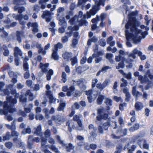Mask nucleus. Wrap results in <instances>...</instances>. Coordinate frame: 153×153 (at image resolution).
<instances>
[{"instance_id": "f257e3e1", "label": "nucleus", "mask_w": 153, "mask_h": 153, "mask_svg": "<svg viewBox=\"0 0 153 153\" xmlns=\"http://www.w3.org/2000/svg\"><path fill=\"white\" fill-rule=\"evenodd\" d=\"M131 30L133 32H134V33L131 36V38L134 43L135 44L140 42L142 37L144 39L146 36L148 34V32L147 31L142 32V30L138 29L136 27H132Z\"/></svg>"}, {"instance_id": "f03ea898", "label": "nucleus", "mask_w": 153, "mask_h": 153, "mask_svg": "<svg viewBox=\"0 0 153 153\" xmlns=\"http://www.w3.org/2000/svg\"><path fill=\"white\" fill-rule=\"evenodd\" d=\"M137 11H133L128 15V18L129 21L126 24L125 27L126 30H125V33L126 34L129 33V32L128 30L129 29L130 27H131V28L132 27H134V26H132V23H135L137 22L136 19L135 17V16L137 15ZM131 30V29H130ZM131 31L133 32L131 30ZM134 32H133L134 33Z\"/></svg>"}, {"instance_id": "7ed1b4c3", "label": "nucleus", "mask_w": 153, "mask_h": 153, "mask_svg": "<svg viewBox=\"0 0 153 153\" xmlns=\"http://www.w3.org/2000/svg\"><path fill=\"white\" fill-rule=\"evenodd\" d=\"M3 106V109L0 110L1 114L7 115L8 112L12 113L16 111V108H13L11 105H8V102L4 101V102L0 100V106Z\"/></svg>"}, {"instance_id": "20e7f679", "label": "nucleus", "mask_w": 153, "mask_h": 153, "mask_svg": "<svg viewBox=\"0 0 153 153\" xmlns=\"http://www.w3.org/2000/svg\"><path fill=\"white\" fill-rule=\"evenodd\" d=\"M106 111L104 108H100L97 110L98 115L96 118L99 121L102 120H107L108 118L109 115L108 114L105 113Z\"/></svg>"}, {"instance_id": "39448f33", "label": "nucleus", "mask_w": 153, "mask_h": 153, "mask_svg": "<svg viewBox=\"0 0 153 153\" xmlns=\"http://www.w3.org/2000/svg\"><path fill=\"white\" fill-rule=\"evenodd\" d=\"M137 54L140 57L142 60H144L146 59V56L144 55H143L142 52L139 51L137 48L134 49L132 52L128 55V57H132L133 59H135L136 58V55Z\"/></svg>"}, {"instance_id": "423d86ee", "label": "nucleus", "mask_w": 153, "mask_h": 153, "mask_svg": "<svg viewBox=\"0 0 153 153\" xmlns=\"http://www.w3.org/2000/svg\"><path fill=\"white\" fill-rule=\"evenodd\" d=\"M75 90V88L74 86H71L69 88H68L67 86H64L62 88L63 91L67 92L66 95L68 97L71 96Z\"/></svg>"}, {"instance_id": "0eeeda50", "label": "nucleus", "mask_w": 153, "mask_h": 153, "mask_svg": "<svg viewBox=\"0 0 153 153\" xmlns=\"http://www.w3.org/2000/svg\"><path fill=\"white\" fill-rule=\"evenodd\" d=\"M27 25L28 28H30V26L33 27L32 30L33 33H36L39 31L38 25L36 22L31 23V22H29L27 24Z\"/></svg>"}, {"instance_id": "6e6552de", "label": "nucleus", "mask_w": 153, "mask_h": 153, "mask_svg": "<svg viewBox=\"0 0 153 153\" xmlns=\"http://www.w3.org/2000/svg\"><path fill=\"white\" fill-rule=\"evenodd\" d=\"M85 93L87 96L88 100L89 102L91 103L94 100V99L92 96L93 93V90L92 89L85 91Z\"/></svg>"}, {"instance_id": "1a4fd4ad", "label": "nucleus", "mask_w": 153, "mask_h": 153, "mask_svg": "<svg viewBox=\"0 0 153 153\" xmlns=\"http://www.w3.org/2000/svg\"><path fill=\"white\" fill-rule=\"evenodd\" d=\"M97 45H96V63L99 62L102 59V56L104 54L103 51H100L98 52L97 51L98 49Z\"/></svg>"}, {"instance_id": "9d476101", "label": "nucleus", "mask_w": 153, "mask_h": 153, "mask_svg": "<svg viewBox=\"0 0 153 153\" xmlns=\"http://www.w3.org/2000/svg\"><path fill=\"white\" fill-rule=\"evenodd\" d=\"M105 17V15L104 13H102L100 16L97 15L96 16V23L97 21H101V23L100 24V26L102 27H104V23L103 22V20ZM98 27L96 26V30Z\"/></svg>"}, {"instance_id": "9b49d317", "label": "nucleus", "mask_w": 153, "mask_h": 153, "mask_svg": "<svg viewBox=\"0 0 153 153\" xmlns=\"http://www.w3.org/2000/svg\"><path fill=\"white\" fill-rule=\"evenodd\" d=\"M123 93L125 94L126 97L125 101L127 102H128L130 101L131 96L130 93L128 91V89L126 87L125 88L123 89Z\"/></svg>"}, {"instance_id": "f8f14e48", "label": "nucleus", "mask_w": 153, "mask_h": 153, "mask_svg": "<svg viewBox=\"0 0 153 153\" xmlns=\"http://www.w3.org/2000/svg\"><path fill=\"white\" fill-rule=\"evenodd\" d=\"M51 119L52 120L56 123H58L61 122L62 120V117L59 114L53 115L51 117Z\"/></svg>"}, {"instance_id": "ddd939ff", "label": "nucleus", "mask_w": 153, "mask_h": 153, "mask_svg": "<svg viewBox=\"0 0 153 153\" xmlns=\"http://www.w3.org/2000/svg\"><path fill=\"white\" fill-rule=\"evenodd\" d=\"M22 51L18 47H16L14 48L13 54L15 57H18L19 56H22Z\"/></svg>"}, {"instance_id": "4468645a", "label": "nucleus", "mask_w": 153, "mask_h": 153, "mask_svg": "<svg viewBox=\"0 0 153 153\" xmlns=\"http://www.w3.org/2000/svg\"><path fill=\"white\" fill-rule=\"evenodd\" d=\"M136 86L132 87V93L133 95L135 96L136 98L139 97L142 95V93L136 90Z\"/></svg>"}, {"instance_id": "2eb2a0df", "label": "nucleus", "mask_w": 153, "mask_h": 153, "mask_svg": "<svg viewBox=\"0 0 153 153\" xmlns=\"http://www.w3.org/2000/svg\"><path fill=\"white\" fill-rule=\"evenodd\" d=\"M73 120L77 122L79 126L81 128V130L82 129V122L80 119L79 117L77 115H76L74 116Z\"/></svg>"}, {"instance_id": "dca6fc26", "label": "nucleus", "mask_w": 153, "mask_h": 153, "mask_svg": "<svg viewBox=\"0 0 153 153\" xmlns=\"http://www.w3.org/2000/svg\"><path fill=\"white\" fill-rule=\"evenodd\" d=\"M72 55L71 53L65 52L62 54V56L65 60L68 61L72 57Z\"/></svg>"}, {"instance_id": "f3484780", "label": "nucleus", "mask_w": 153, "mask_h": 153, "mask_svg": "<svg viewBox=\"0 0 153 153\" xmlns=\"http://www.w3.org/2000/svg\"><path fill=\"white\" fill-rule=\"evenodd\" d=\"M96 0V13L100 9V6L102 5L104 7L105 5V0H99L98 2H97Z\"/></svg>"}, {"instance_id": "a211bd4d", "label": "nucleus", "mask_w": 153, "mask_h": 153, "mask_svg": "<svg viewBox=\"0 0 153 153\" xmlns=\"http://www.w3.org/2000/svg\"><path fill=\"white\" fill-rule=\"evenodd\" d=\"M135 108L136 111L141 110L143 108V104L140 102H137L135 104Z\"/></svg>"}, {"instance_id": "6ab92c4d", "label": "nucleus", "mask_w": 153, "mask_h": 153, "mask_svg": "<svg viewBox=\"0 0 153 153\" xmlns=\"http://www.w3.org/2000/svg\"><path fill=\"white\" fill-rule=\"evenodd\" d=\"M62 147H65V149H66V151L68 152H69L72 150L74 149L75 147L73 146L72 143H70L68 144V146L65 144V146H62Z\"/></svg>"}, {"instance_id": "aec40b11", "label": "nucleus", "mask_w": 153, "mask_h": 153, "mask_svg": "<svg viewBox=\"0 0 153 153\" xmlns=\"http://www.w3.org/2000/svg\"><path fill=\"white\" fill-rule=\"evenodd\" d=\"M23 18V15L22 14L17 15L16 17V19L19 20V24L21 25H24L25 23V22L22 21V19Z\"/></svg>"}, {"instance_id": "412c9836", "label": "nucleus", "mask_w": 153, "mask_h": 153, "mask_svg": "<svg viewBox=\"0 0 153 153\" xmlns=\"http://www.w3.org/2000/svg\"><path fill=\"white\" fill-rule=\"evenodd\" d=\"M77 22H79V26L81 27L82 26H86L88 24L87 21L85 19H81L80 20H77Z\"/></svg>"}, {"instance_id": "4be33fe9", "label": "nucleus", "mask_w": 153, "mask_h": 153, "mask_svg": "<svg viewBox=\"0 0 153 153\" xmlns=\"http://www.w3.org/2000/svg\"><path fill=\"white\" fill-rule=\"evenodd\" d=\"M113 55L111 53H107L106 55V58L109 61L111 64H113L114 61L112 59Z\"/></svg>"}, {"instance_id": "5701e85b", "label": "nucleus", "mask_w": 153, "mask_h": 153, "mask_svg": "<svg viewBox=\"0 0 153 153\" xmlns=\"http://www.w3.org/2000/svg\"><path fill=\"white\" fill-rule=\"evenodd\" d=\"M2 47L3 50L4 51L3 52L4 56H8L9 54V51L8 49L7 46L5 45H4Z\"/></svg>"}, {"instance_id": "b1692460", "label": "nucleus", "mask_w": 153, "mask_h": 153, "mask_svg": "<svg viewBox=\"0 0 153 153\" xmlns=\"http://www.w3.org/2000/svg\"><path fill=\"white\" fill-rule=\"evenodd\" d=\"M13 3L17 5H23L26 4L24 0H13Z\"/></svg>"}, {"instance_id": "393cba45", "label": "nucleus", "mask_w": 153, "mask_h": 153, "mask_svg": "<svg viewBox=\"0 0 153 153\" xmlns=\"http://www.w3.org/2000/svg\"><path fill=\"white\" fill-rule=\"evenodd\" d=\"M27 98L25 97L23 95L21 94L19 96V101L22 104H25L27 102Z\"/></svg>"}, {"instance_id": "a878e982", "label": "nucleus", "mask_w": 153, "mask_h": 153, "mask_svg": "<svg viewBox=\"0 0 153 153\" xmlns=\"http://www.w3.org/2000/svg\"><path fill=\"white\" fill-rule=\"evenodd\" d=\"M41 125H39L37 127L35 128V131L34 132V134H36L37 135H40L41 134Z\"/></svg>"}, {"instance_id": "bb28decb", "label": "nucleus", "mask_w": 153, "mask_h": 153, "mask_svg": "<svg viewBox=\"0 0 153 153\" xmlns=\"http://www.w3.org/2000/svg\"><path fill=\"white\" fill-rule=\"evenodd\" d=\"M13 142L16 143L17 146L19 148H22V147H23V146L22 145V142L21 141L18 140L17 138H13Z\"/></svg>"}, {"instance_id": "cd10ccee", "label": "nucleus", "mask_w": 153, "mask_h": 153, "mask_svg": "<svg viewBox=\"0 0 153 153\" xmlns=\"http://www.w3.org/2000/svg\"><path fill=\"white\" fill-rule=\"evenodd\" d=\"M53 74V71L52 69H50L47 72L46 75L47 79L50 80L51 79V76Z\"/></svg>"}, {"instance_id": "c85d7f7f", "label": "nucleus", "mask_w": 153, "mask_h": 153, "mask_svg": "<svg viewBox=\"0 0 153 153\" xmlns=\"http://www.w3.org/2000/svg\"><path fill=\"white\" fill-rule=\"evenodd\" d=\"M59 24L62 26L66 27L67 23L64 18L60 19L59 21Z\"/></svg>"}, {"instance_id": "c756f323", "label": "nucleus", "mask_w": 153, "mask_h": 153, "mask_svg": "<svg viewBox=\"0 0 153 153\" xmlns=\"http://www.w3.org/2000/svg\"><path fill=\"white\" fill-rule=\"evenodd\" d=\"M22 33L23 32L20 31H17L16 32L17 40L19 43H20L22 42V39L21 36Z\"/></svg>"}, {"instance_id": "7c9ffc66", "label": "nucleus", "mask_w": 153, "mask_h": 153, "mask_svg": "<svg viewBox=\"0 0 153 153\" xmlns=\"http://www.w3.org/2000/svg\"><path fill=\"white\" fill-rule=\"evenodd\" d=\"M51 16V13L49 11L46 10L43 12V13L42 15V17L43 19L47 17V16L50 17Z\"/></svg>"}, {"instance_id": "2f4dec72", "label": "nucleus", "mask_w": 153, "mask_h": 153, "mask_svg": "<svg viewBox=\"0 0 153 153\" xmlns=\"http://www.w3.org/2000/svg\"><path fill=\"white\" fill-rule=\"evenodd\" d=\"M139 128V124L138 123H135L133 126L131 127L129 129V131L131 132H133L137 130Z\"/></svg>"}, {"instance_id": "473e14b6", "label": "nucleus", "mask_w": 153, "mask_h": 153, "mask_svg": "<svg viewBox=\"0 0 153 153\" xmlns=\"http://www.w3.org/2000/svg\"><path fill=\"white\" fill-rule=\"evenodd\" d=\"M104 98V97L103 95H99L97 100L98 104L99 105H101L102 103Z\"/></svg>"}, {"instance_id": "72a5a7b5", "label": "nucleus", "mask_w": 153, "mask_h": 153, "mask_svg": "<svg viewBox=\"0 0 153 153\" xmlns=\"http://www.w3.org/2000/svg\"><path fill=\"white\" fill-rule=\"evenodd\" d=\"M51 56L52 58L56 60H58L59 59V56L58 55L57 51H53Z\"/></svg>"}, {"instance_id": "f704fd0d", "label": "nucleus", "mask_w": 153, "mask_h": 153, "mask_svg": "<svg viewBox=\"0 0 153 153\" xmlns=\"http://www.w3.org/2000/svg\"><path fill=\"white\" fill-rule=\"evenodd\" d=\"M153 87V82L149 80L147 83V85L145 87L146 90H148L150 88Z\"/></svg>"}, {"instance_id": "c9c22d12", "label": "nucleus", "mask_w": 153, "mask_h": 153, "mask_svg": "<svg viewBox=\"0 0 153 153\" xmlns=\"http://www.w3.org/2000/svg\"><path fill=\"white\" fill-rule=\"evenodd\" d=\"M63 47L62 44L60 42H58L54 46V49L53 51H57L58 48L61 49Z\"/></svg>"}, {"instance_id": "e433bc0d", "label": "nucleus", "mask_w": 153, "mask_h": 153, "mask_svg": "<svg viewBox=\"0 0 153 153\" xmlns=\"http://www.w3.org/2000/svg\"><path fill=\"white\" fill-rule=\"evenodd\" d=\"M28 140H32V142H35L36 143L39 142L40 141V139L39 137H37L33 138V136L29 135L28 137Z\"/></svg>"}, {"instance_id": "4c0bfd02", "label": "nucleus", "mask_w": 153, "mask_h": 153, "mask_svg": "<svg viewBox=\"0 0 153 153\" xmlns=\"http://www.w3.org/2000/svg\"><path fill=\"white\" fill-rule=\"evenodd\" d=\"M88 128L89 129H93L94 131H92L91 132L90 134H91V137H94L95 134V131L94 129V126L92 124H91L89 125L88 126Z\"/></svg>"}, {"instance_id": "58836bf2", "label": "nucleus", "mask_w": 153, "mask_h": 153, "mask_svg": "<svg viewBox=\"0 0 153 153\" xmlns=\"http://www.w3.org/2000/svg\"><path fill=\"white\" fill-rule=\"evenodd\" d=\"M66 106V104L65 102L60 103L58 108L57 110L58 111L63 110Z\"/></svg>"}, {"instance_id": "ea45409f", "label": "nucleus", "mask_w": 153, "mask_h": 153, "mask_svg": "<svg viewBox=\"0 0 153 153\" xmlns=\"http://www.w3.org/2000/svg\"><path fill=\"white\" fill-rule=\"evenodd\" d=\"M10 132L8 131L7 132L5 135L3 137V141H5V140H9L10 139Z\"/></svg>"}, {"instance_id": "a19ab883", "label": "nucleus", "mask_w": 153, "mask_h": 153, "mask_svg": "<svg viewBox=\"0 0 153 153\" xmlns=\"http://www.w3.org/2000/svg\"><path fill=\"white\" fill-rule=\"evenodd\" d=\"M95 2V4L93 7V8L91 9L90 10V13L92 15H94L96 14V0H94Z\"/></svg>"}, {"instance_id": "79ce46f5", "label": "nucleus", "mask_w": 153, "mask_h": 153, "mask_svg": "<svg viewBox=\"0 0 153 153\" xmlns=\"http://www.w3.org/2000/svg\"><path fill=\"white\" fill-rule=\"evenodd\" d=\"M125 59L124 58V57H123L122 55H119L118 56H116L115 57V59L116 61L117 62H119L120 61H124Z\"/></svg>"}, {"instance_id": "37998d69", "label": "nucleus", "mask_w": 153, "mask_h": 153, "mask_svg": "<svg viewBox=\"0 0 153 153\" xmlns=\"http://www.w3.org/2000/svg\"><path fill=\"white\" fill-rule=\"evenodd\" d=\"M70 60L71 62V64L72 66L74 65L77 62V59L76 56H74L73 58H71Z\"/></svg>"}, {"instance_id": "c03bdc74", "label": "nucleus", "mask_w": 153, "mask_h": 153, "mask_svg": "<svg viewBox=\"0 0 153 153\" xmlns=\"http://www.w3.org/2000/svg\"><path fill=\"white\" fill-rule=\"evenodd\" d=\"M77 19V21L78 20V19L77 18V15H76L73 17L69 21V22L70 23L71 25H73L75 22L76 19Z\"/></svg>"}, {"instance_id": "a18cd8bd", "label": "nucleus", "mask_w": 153, "mask_h": 153, "mask_svg": "<svg viewBox=\"0 0 153 153\" xmlns=\"http://www.w3.org/2000/svg\"><path fill=\"white\" fill-rule=\"evenodd\" d=\"M66 76L67 75L65 72H62L61 76L62 78L61 80L63 83H65L67 81Z\"/></svg>"}, {"instance_id": "49530a36", "label": "nucleus", "mask_w": 153, "mask_h": 153, "mask_svg": "<svg viewBox=\"0 0 153 153\" xmlns=\"http://www.w3.org/2000/svg\"><path fill=\"white\" fill-rule=\"evenodd\" d=\"M112 101L111 99L109 98H106L105 103L107 106H111L112 105Z\"/></svg>"}, {"instance_id": "de8ad7c7", "label": "nucleus", "mask_w": 153, "mask_h": 153, "mask_svg": "<svg viewBox=\"0 0 153 153\" xmlns=\"http://www.w3.org/2000/svg\"><path fill=\"white\" fill-rule=\"evenodd\" d=\"M124 61H122L120 62L118 64V65L117 66L116 68L117 69H119L120 68H123L125 66V64L124 62Z\"/></svg>"}, {"instance_id": "09e8293b", "label": "nucleus", "mask_w": 153, "mask_h": 153, "mask_svg": "<svg viewBox=\"0 0 153 153\" xmlns=\"http://www.w3.org/2000/svg\"><path fill=\"white\" fill-rule=\"evenodd\" d=\"M49 148L55 152L56 153H58L59 152L58 149L54 145H50Z\"/></svg>"}, {"instance_id": "8fccbe9b", "label": "nucleus", "mask_w": 153, "mask_h": 153, "mask_svg": "<svg viewBox=\"0 0 153 153\" xmlns=\"http://www.w3.org/2000/svg\"><path fill=\"white\" fill-rule=\"evenodd\" d=\"M23 66L24 70L25 71H28L29 65L27 62H23Z\"/></svg>"}, {"instance_id": "3c124183", "label": "nucleus", "mask_w": 153, "mask_h": 153, "mask_svg": "<svg viewBox=\"0 0 153 153\" xmlns=\"http://www.w3.org/2000/svg\"><path fill=\"white\" fill-rule=\"evenodd\" d=\"M143 147L144 149H148L149 148V146L148 144L147 143L146 140H143Z\"/></svg>"}, {"instance_id": "603ef678", "label": "nucleus", "mask_w": 153, "mask_h": 153, "mask_svg": "<svg viewBox=\"0 0 153 153\" xmlns=\"http://www.w3.org/2000/svg\"><path fill=\"white\" fill-rule=\"evenodd\" d=\"M110 123L109 121L104 123L103 126L105 130H107L108 127L110 126Z\"/></svg>"}, {"instance_id": "864d4df0", "label": "nucleus", "mask_w": 153, "mask_h": 153, "mask_svg": "<svg viewBox=\"0 0 153 153\" xmlns=\"http://www.w3.org/2000/svg\"><path fill=\"white\" fill-rule=\"evenodd\" d=\"M5 146L8 149H11L13 146V143L10 142L5 143Z\"/></svg>"}, {"instance_id": "5fc2aeb1", "label": "nucleus", "mask_w": 153, "mask_h": 153, "mask_svg": "<svg viewBox=\"0 0 153 153\" xmlns=\"http://www.w3.org/2000/svg\"><path fill=\"white\" fill-rule=\"evenodd\" d=\"M99 44L101 46L103 47L105 46L106 44V41L105 39H100L99 42Z\"/></svg>"}, {"instance_id": "6e6d98bb", "label": "nucleus", "mask_w": 153, "mask_h": 153, "mask_svg": "<svg viewBox=\"0 0 153 153\" xmlns=\"http://www.w3.org/2000/svg\"><path fill=\"white\" fill-rule=\"evenodd\" d=\"M26 84L27 86L31 88L33 84L32 81L30 79L27 80L26 82Z\"/></svg>"}, {"instance_id": "4d7b16f0", "label": "nucleus", "mask_w": 153, "mask_h": 153, "mask_svg": "<svg viewBox=\"0 0 153 153\" xmlns=\"http://www.w3.org/2000/svg\"><path fill=\"white\" fill-rule=\"evenodd\" d=\"M47 139L44 137L41 138V145L42 146H44L47 142Z\"/></svg>"}, {"instance_id": "13d9d810", "label": "nucleus", "mask_w": 153, "mask_h": 153, "mask_svg": "<svg viewBox=\"0 0 153 153\" xmlns=\"http://www.w3.org/2000/svg\"><path fill=\"white\" fill-rule=\"evenodd\" d=\"M96 42V37L94 36L91 39H89L88 40L87 42V45H91V42Z\"/></svg>"}, {"instance_id": "bf43d9fd", "label": "nucleus", "mask_w": 153, "mask_h": 153, "mask_svg": "<svg viewBox=\"0 0 153 153\" xmlns=\"http://www.w3.org/2000/svg\"><path fill=\"white\" fill-rule=\"evenodd\" d=\"M40 7L38 4H36L33 6V10L38 12L40 10Z\"/></svg>"}, {"instance_id": "052dcab7", "label": "nucleus", "mask_w": 153, "mask_h": 153, "mask_svg": "<svg viewBox=\"0 0 153 153\" xmlns=\"http://www.w3.org/2000/svg\"><path fill=\"white\" fill-rule=\"evenodd\" d=\"M149 81V79L146 76H144L143 78V80L141 82L142 84L148 82Z\"/></svg>"}, {"instance_id": "680f3d73", "label": "nucleus", "mask_w": 153, "mask_h": 153, "mask_svg": "<svg viewBox=\"0 0 153 153\" xmlns=\"http://www.w3.org/2000/svg\"><path fill=\"white\" fill-rule=\"evenodd\" d=\"M136 146L134 145H133L131 146V149L128 151V153H132L134 151L136 148Z\"/></svg>"}, {"instance_id": "e2e57ef3", "label": "nucleus", "mask_w": 153, "mask_h": 153, "mask_svg": "<svg viewBox=\"0 0 153 153\" xmlns=\"http://www.w3.org/2000/svg\"><path fill=\"white\" fill-rule=\"evenodd\" d=\"M19 135V133L16 131L14 130L12 131L11 135L12 137H16L17 138Z\"/></svg>"}, {"instance_id": "0e129e2a", "label": "nucleus", "mask_w": 153, "mask_h": 153, "mask_svg": "<svg viewBox=\"0 0 153 153\" xmlns=\"http://www.w3.org/2000/svg\"><path fill=\"white\" fill-rule=\"evenodd\" d=\"M102 84L98 83L96 85V87L99 89L101 91L104 88Z\"/></svg>"}, {"instance_id": "69168bd1", "label": "nucleus", "mask_w": 153, "mask_h": 153, "mask_svg": "<svg viewBox=\"0 0 153 153\" xmlns=\"http://www.w3.org/2000/svg\"><path fill=\"white\" fill-rule=\"evenodd\" d=\"M68 37L67 36H65L62 38V43H65L68 41Z\"/></svg>"}, {"instance_id": "338daca9", "label": "nucleus", "mask_w": 153, "mask_h": 153, "mask_svg": "<svg viewBox=\"0 0 153 153\" xmlns=\"http://www.w3.org/2000/svg\"><path fill=\"white\" fill-rule=\"evenodd\" d=\"M111 68L109 66H104L102 68L101 71L102 72L105 73L108 70Z\"/></svg>"}, {"instance_id": "774afa93", "label": "nucleus", "mask_w": 153, "mask_h": 153, "mask_svg": "<svg viewBox=\"0 0 153 153\" xmlns=\"http://www.w3.org/2000/svg\"><path fill=\"white\" fill-rule=\"evenodd\" d=\"M113 99L117 102H119L121 100L123 101L121 97H118L117 96H115L114 97Z\"/></svg>"}]
</instances>
